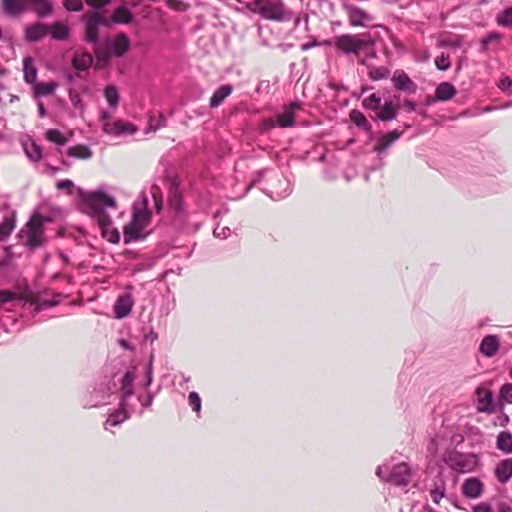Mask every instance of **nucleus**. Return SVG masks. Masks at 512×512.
<instances>
[{
	"mask_svg": "<svg viewBox=\"0 0 512 512\" xmlns=\"http://www.w3.org/2000/svg\"><path fill=\"white\" fill-rule=\"evenodd\" d=\"M249 9L264 19L277 22L289 21L293 16L282 0H254Z\"/></svg>",
	"mask_w": 512,
	"mask_h": 512,
	"instance_id": "5",
	"label": "nucleus"
},
{
	"mask_svg": "<svg viewBox=\"0 0 512 512\" xmlns=\"http://www.w3.org/2000/svg\"><path fill=\"white\" fill-rule=\"evenodd\" d=\"M496 446L504 453H512V433L501 431L497 436Z\"/></svg>",
	"mask_w": 512,
	"mask_h": 512,
	"instance_id": "33",
	"label": "nucleus"
},
{
	"mask_svg": "<svg viewBox=\"0 0 512 512\" xmlns=\"http://www.w3.org/2000/svg\"><path fill=\"white\" fill-rule=\"evenodd\" d=\"M15 228V213L0 223V242L6 240Z\"/></svg>",
	"mask_w": 512,
	"mask_h": 512,
	"instance_id": "36",
	"label": "nucleus"
},
{
	"mask_svg": "<svg viewBox=\"0 0 512 512\" xmlns=\"http://www.w3.org/2000/svg\"><path fill=\"white\" fill-rule=\"evenodd\" d=\"M133 19V13L123 5L117 7L112 14L113 24H130Z\"/></svg>",
	"mask_w": 512,
	"mask_h": 512,
	"instance_id": "29",
	"label": "nucleus"
},
{
	"mask_svg": "<svg viewBox=\"0 0 512 512\" xmlns=\"http://www.w3.org/2000/svg\"><path fill=\"white\" fill-rule=\"evenodd\" d=\"M430 495L435 504H439L441 499L445 496V485L441 480L439 483H435L434 487L430 491Z\"/></svg>",
	"mask_w": 512,
	"mask_h": 512,
	"instance_id": "43",
	"label": "nucleus"
},
{
	"mask_svg": "<svg viewBox=\"0 0 512 512\" xmlns=\"http://www.w3.org/2000/svg\"><path fill=\"white\" fill-rule=\"evenodd\" d=\"M368 76L373 81L382 80L389 76V69L384 66H372L369 67Z\"/></svg>",
	"mask_w": 512,
	"mask_h": 512,
	"instance_id": "41",
	"label": "nucleus"
},
{
	"mask_svg": "<svg viewBox=\"0 0 512 512\" xmlns=\"http://www.w3.org/2000/svg\"><path fill=\"white\" fill-rule=\"evenodd\" d=\"M57 187L59 189L71 188L73 187V182L69 179H64L57 183Z\"/></svg>",
	"mask_w": 512,
	"mask_h": 512,
	"instance_id": "63",
	"label": "nucleus"
},
{
	"mask_svg": "<svg viewBox=\"0 0 512 512\" xmlns=\"http://www.w3.org/2000/svg\"><path fill=\"white\" fill-rule=\"evenodd\" d=\"M166 125H167V120H166V118L162 114H159L157 119H154L153 117H150L149 127L153 131H156V130L162 128V127H165Z\"/></svg>",
	"mask_w": 512,
	"mask_h": 512,
	"instance_id": "51",
	"label": "nucleus"
},
{
	"mask_svg": "<svg viewBox=\"0 0 512 512\" xmlns=\"http://www.w3.org/2000/svg\"><path fill=\"white\" fill-rule=\"evenodd\" d=\"M403 132L392 130L384 133L378 138V144L374 147V151L378 154L385 152L396 140L402 136Z\"/></svg>",
	"mask_w": 512,
	"mask_h": 512,
	"instance_id": "18",
	"label": "nucleus"
},
{
	"mask_svg": "<svg viewBox=\"0 0 512 512\" xmlns=\"http://www.w3.org/2000/svg\"><path fill=\"white\" fill-rule=\"evenodd\" d=\"M445 461L450 468L459 473L471 472L478 464V458L475 454L457 451L450 453Z\"/></svg>",
	"mask_w": 512,
	"mask_h": 512,
	"instance_id": "8",
	"label": "nucleus"
},
{
	"mask_svg": "<svg viewBox=\"0 0 512 512\" xmlns=\"http://www.w3.org/2000/svg\"><path fill=\"white\" fill-rule=\"evenodd\" d=\"M511 86L512 80L509 77L501 79L500 82L498 83L499 89L502 90L503 92H507L511 88Z\"/></svg>",
	"mask_w": 512,
	"mask_h": 512,
	"instance_id": "59",
	"label": "nucleus"
},
{
	"mask_svg": "<svg viewBox=\"0 0 512 512\" xmlns=\"http://www.w3.org/2000/svg\"><path fill=\"white\" fill-rule=\"evenodd\" d=\"M82 21L85 23V36L84 39L86 42L93 44L95 47L99 45V27L93 22L91 18H89L88 14H84L81 17Z\"/></svg>",
	"mask_w": 512,
	"mask_h": 512,
	"instance_id": "17",
	"label": "nucleus"
},
{
	"mask_svg": "<svg viewBox=\"0 0 512 512\" xmlns=\"http://www.w3.org/2000/svg\"><path fill=\"white\" fill-rule=\"evenodd\" d=\"M494 473L499 482L507 483L512 477V458H506L500 461Z\"/></svg>",
	"mask_w": 512,
	"mask_h": 512,
	"instance_id": "24",
	"label": "nucleus"
},
{
	"mask_svg": "<svg viewBox=\"0 0 512 512\" xmlns=\"http://www.w3.org/2000/svg\"><path fill=\"white\" fill-rule=\"evenodd\" d=\"M344 10L352 27H364L373 20L371 14L353 4H344Z\"/></svg>",
	"mask_w": 512,
	"mask_h": 512,
	"instance_id": "9",
	"label": "nucleus"
},
{
	"mask_svg": "<svg viewBox=\"0 0 512 512\" xmlns=\"http://www.w3.org/2000/svg\"><path fill=\"white\" fill-rule=\"evenodd\" d=\"M68 95H69V99H70L72 105L76 109L82 110L83 104H82V100H81V97H80V94L78 93V91L74 88H70L68 91Z\"/></svg>",
	"mask_w": 512,
	"mask_h": 512,
	"instance_id": "49",
	"label": "nucleus"
},
{
	"mask_svg": "<svg viewBox=\"0 0 512 512\" xmlns=\"http://www.w3.org/2000/svg\"><path fill=\"white\" fill-rule=\"evenodd\" d=\"M428 451L432 454V455H435L437 453V439L436 438H432L429 445H428Z\"/></svg>",
	"mask_w": 512,
	"mask_h": 512,
	"instance_id": "64",
	"label": "nucleus"
},
{
	"mask_svg": "<svg viewBox=\"0 0 512 512\" xmlns=\"http://www.w3.org/2000/svg\"><path fill=\"white\" fill-rule=\"evenodd\" d=\"M103 131L106 134L119 136L128 132H134L135 128L131 124H128L126 122L116 121L114 123H105L103 125Z\"/></svg>",
	"mask_w": 512,
	"mask_h": 512,
	"instance_id": "25",
	"label": "nucleus"
},
{
	"mask_svg": "<svg viewBox=\"0 0 512 512\" xmlns=\"http://www.w3.org/2000/svg\"><path fill=\"white\" fill-rule=\"evenodd\" d=\"M132 210V220L123 229L124 242L126 244L144 240L147 236L144 230L151 220V213L147 209L146 200L134 203Z\"/></svg>",
	"mask_w": 512,
	"mask_h": 512,
	"instance_id": "2",
	"label": "nucleus"
},
{
	"mask_svg": "<svg viewBox=\"0 0 512 512\" xmlns=\"http://www.w3.org/2000/svg\"><path fill=\"white\" fill-rule=\"evenodd\" d=\"M84 204L86 212L99 225L102 236L109 242L117 244L120 241V233L117 229L110 230L112 220L110 215L106 212L107 208H117L115 198L102 190H96L88 193L84 197Z\"/></svg>",
	"mask_w": 512,
	"mask_h": 512,
	"instance_id": "1",
	"label": "nucleus"
},
{
	"mask_svg": "<svg viewBox=\"0 0 512 512\" xmlns=\"http://www.w3.org/2000/svg\"><path fill=\"white\" fill-rule=\"evenodd\" d=\"M500 39V34L496 33V32H493V33H489L485 38H483L480 42V45H481V51H486L487 50V47H488V44L491 43L492 41H496V40H499Z\"/></svg>",
	"mask_w": 512,
	"mask_h": 512,
	"instance_id": "55",
	"label": "nucleus"
},
{
	"mask_svg": "<svg viewBox=\"0 0 512 512\" xmlns=\"http://www.w3.org/2000/svg\"><path fill=\"white\" fill-rule=\"evenodd\" d=\"M363 107L375 111V121L389 122L395 120L400 110L399 96L390 97L382 103V97L373 93L362 101Z\"/></svg>",
	"mask_w": 512,
	"mask_h": 512,
	"instance_id": "3",
	"label": "nucleus"
},
{
	"mask_svg": "<svg viewBox=\"0 0 512 512\" xmlns=\"http://www.w3.org/2000/svg\"><path fill=\"white\" fill-rule=\"evenodd\" d=\"M496 22L502 27H512V6L498 13L496 16Z\"/></svg>",
	"mask_w": 512,
	"mask_h": 512,
	"instance_id": "42",
	"label": "nucleus"
},
{
	"mask_svg": "<svg viewBox=\"0 0 512 512\" xmlns=\"http://www.w3.org/2000/svg\"><path fill=\"white\" fill-rule=\"evenodd\" d=\"M403 108L408 113L413 112L416 110V103L411 99H405L403 102Z\"/></svg>",
	"mask_w": 512,
	"mask_h": 512,
	"instance_id": "61",
	"label": "nucleus"
},
{
	"mask_svg": "<svg viewBox=\"0 0 512 512\" xmlns=\"http://www.w3.org/2000/svg\"><path fill=\"white\" fill-rule=\"evenodd\" d=\"M350 120L359 128L363 129L370 135L372 134V125L366 116L359 110L353 109L350 112Z\"/></svg>",
	"mask_w": 512,
	"mask_h": 512,
	"instance_id": "30",
	"label": "nucleus"
},
{
	"mask_svg": "<svg viewBox=\"0 0 512 512\" xmlns=\"http://www.w3.org/2000/svg\"><path fill=\"white\" fill-rule=\"evenodd\" d=\"M499 397L503 402L512 404V383H505L501 386Z\"/></svg>",
	"mask_w": 512,
	"mask_h": 512,
	"instance_id": "47",
	"label": "nucleus"
},
{
	"mask_svg": "<svg viewBox=\"0 0 512 512\" xmlns=\"http://www.w3.org/2000/svg\"><path fill=\"white\" fill-rule=\"evenodd\" d=\"M476 394L478 396V411L483 413H493L495 412V405L493 403V393L489 389L478 387L476 389Z\"/></svg>",
	"mask_w": 512,
	"mask_h": 512,
	"instance_id": "13",
	"label": "nucleus"
},
{
	"mask_svg": "<svg viewBox=\"0 0 512 512\" xmlns=\"http://www.w3.org/2000/svg\"><path fill=\"white\" fill-rule=\"evenodd\" d=\"M188 402L192 410L200 413L201 411V398L197 392H190L188 396Z\"/></svg>",
	"mask_w": 512,
	"mask_h": 512,
	"instance_id": "48",
	"label": "nucleus"
},
{
	"mask_svg": "<svg viewBox=\"0 0 512 512\" xmlns=\"http://www.w3.org/2000/svg\"><path fill=\"white\" fill-rule=\"evenodd\" d=\"M393 86L396 90L415 94L417 91V84L411 80L407 73L403 70H396L391 78Z\"/></svg>",
	"mask_w": 512,
	"mask_h": 512,
	"instance_id": "10",
	"label": "nucleus"
},
{
	"mask_svg": "<svg viewBox=\"0 0 512 512\" xmlns=\"http://www.w3.org/2000/svg\"><path fill=\"white\" fill-rule=\"evenodd\" d=\"M435 65L439 70L447 71L451 66L449 55L441 54L438 56L435 59Z\"/></svg>",
	"mask_w": 512,
	"mask_h": 512,
	"instance_id": "50",
	"label": "nucleus"
},
{
	"mask_svg": "<svg viewBox=\"0 0 512 512\" xmlns=\"http://www.w3.org/2000/svg\"><path fill=\"white\" fill-rule=\"evenodd\" d=\"M129 48L130 40L124 32L118 33L110 45V51L116 57L124 56Z\"/></svg>",
	"mask_w": 512,
	"mask_h": 512,
	"instance_id": "16",
	"label": "nucleus"
},
{
	"mask_svg": "<svg viewBox=\"0 0 512 512\" xmlns=\"http://www.w3.org/2000/svg\"><path fill=\"white\" fill-rule=\"evenodd\" d=\"M277 178H278V182H279L280 186L283 187V189H281V190L276 189V190L270 191L269 196L274 200L283 199L291 193V189H290L288 180L284 177H277Z\"/></svg>",
	"mask_w": 512,
	"mask_h": 512,
	"instance_id": "37",
	"label": "nucleus"
},
{
	"mask_svg": "<svg viewBox=\"0 0 512 512\" xmlns=\"http://www.w3.org/2000/svg\"><path fill=\"white\" fill-rule=\"evenodd\" d=\"M232 91L233 87L230 84H225L218 87L210 98V107L215 108L220 106L224 100L232 93Z\"/></svg>",
	"mask_w": 512,
	"mask_h": 512,
	"instance_id": "27",
	"label": "nucleus"
},
{
	"mask_svg": "<svg viewBox=\"0 0 512 512\" xmlns=\"http://www.w3.org/2000/svg\"><path fill=\"white\" fill-rule=\"evenodd\" d=\"M67 155L80 160H87L93 156V152L88 146L77 144L67 149Z\"/></svg>",
	"mask_w": 512,
	"mask_h": 512,
	"instance_id": "31",
	"label": "nucleus"
},
{
	"mask_svg": "<svg viewBox=\"0 0 512 512\" xmlns=\"http://www.w3.org/2000/svg\"><path fill=\"white\" fill-rule=\"evenodd\" d=\"M23 72H24V80L26 83L32 84L36 81L37 69L32 64V59L30 57H25L23 60Z\"/></svg>",
	"mask_w": 512,
	"mask_h": 512,
	"instance_id": "35",
	"label": "nucleus"
},
{
	"mask_svg": "<svg viewBox=\"0 0 512 512\" xmlns=\"http://www.w3.org/2000/svg\"><path fill=\"white\" fill-rule=\"evenodd\" d=\"M484 490L483 482L477 477H471L466 479L462 486V494L469 499H476L480 497Z\"/></svg>",
	"mask_w": 512,
	"mask_h": 512,
	"instance_id": "11",
	"label": "nucleus"
},
{
	"mask_svg": "<svg viewBox=\"0 0 512 512\" xmlns=\"http://www.w3.org/2000/svg\"><path fill=\"white\" fill-rule=\"evenodd\" d=\"M376 475L384 482L391 483L395 486H407L411 477V469L405 462L396 464L388 473L386 465L378 466Z\"/></svg>",
	"mask_w": 512,
	"mask_h": 512,
	"instance_id": "7",
	"label": "nucleus"
},
{
	"mask_svg": "<svg viewBox=\"0 0 512 512\" xmlns=\"http://www.w3.org/2000/svg\"><path fill=\"white\" fill-rule=\"evenodd\" d=\"M170 205L178 210V211H181L182 210V199H181V195L180 193L177 192V187H175L172 191V195L170 197Z\"/></svg>",
	"mask_w": 512,
	"mask_h": 512,
	"instance_id": "53",
	"label": "nucleus"
},
{
	"mask_svg": "<svg viewBox=\"0 0 512 512\" xmlns=\"http://www.w3.org/2000/svg\"><path fill=\"white\" fill-rule=\"evenodd\" d=\"M132 307L133 299L131 293L125 292L121 294L114 304L115 318L123 319L127 317L131 313Z\"/></svg>",
	"mask_w": 512,
	"mask_h": 512,
	"instance_id": "12",
	"label": "nucleus"
},
{
	"mask_svg": "<svg viewBox=\"0 0 512 512\" xmlns=\"http://www.w3.org/2000/svg\"><path fill=\"white\" fill-rule=\"evenodd\" d=\"M20 0H1L2 11L10 17H19L27 9V1L20 3Z\"/></svg>",
	"mask_w": 512,
	"mask_h": 512,
	"instance_id": "22",
	"label": "nucleus"
},
{
	"mask_svg": "<svg viewBox=\"0 0 512 512\" xmlns=\"http://www.w3.org/2000/svg\"><path fill=\"white\" fill-rule=\"evenodd\" d=\"M57 83L55 82H39L34 85V93L36 96H47L55 92Z\"/></svg>",
	"mask_w": 512,
	"mask_h": 512,
	"instance_id": "38",
	"label": "nucleus"
},
{
	"mask_svg": "<svg viewBox=\"0 0 512 512\" xmlns=\"http://www.w3.org/2000/svg\"><path fill=\"white\" fill-rule=\"evenodd\" d=\"M89 18H91L93 20V22L99 27V26H104V27H109L111 26V24H113L112 22V16L110 18H106V17H103L99 12H93V13H87Z\"/></svg>",
	"mask_w": 512,
	"mask_h": 512,
	"instance_id": "46",
	"label": "nucleus"
},
{
	"mask_svg": "<svg viewBox=\"0 0 512 512\" xmlns=\"http://www.w3.org/2000/svg\"><path fill=\"white\" fill-rule=\"evenodd\" d=\"M128 409L129 406H122V403H120L119 408L108 416L105 423V429L108 430L110 426H118L128 419L130 416Z\"/></svg>",
	"mask_w": 512,
	"mask_h": 512,
	"instance_id": "23",
	"label": "nucleus"
},
{
	"mask_svg": "<svg viewBox=\"0 0 512 512\" xmlns=\"http://www.w3.org/2000/svg\"><path fill=\"white\" fill-rule=\"evenodd\" d=\"M49 26L42 22L33 23L25 28V38L29 42H38L48 35Z\"/></svg>",
	"mask_w": 512,
	"mask_h": 512,
	"instance_id": "15",
	"label": "nucleus"
},
{
	"mask_svg": "<svg viewBox=\"0 0 512 512\" xmlns=\"http://www.w3.org/2000/svg\"><path fill=\"white\" fill-rule=\"evenodd\" d=\"M44 218L40 214H34L18 233L23 244L30 249L42 247L46 239L43 229Z\"/></svg>",
	"mask_w": 512,
	"mask_h": 512,
	"instance_id": "6",
	"label": "nucleus"
},
{
	"mask_svg": "<svg viewBox=\"0 0 512 512\" xmlns=\"http://www.w3.org/2000/svg\"><path fill=\"white\" fill-rule=\"evenodd\" d=\"M498 512H512V507L508 502L501 501L497 504Z\"/></svg>",
	"mask_w": 512,
	"mask_h": 512,
	"instance_id": "62",
	"label": "nucleus"
},
{
	"mask_svg": "<svg viewBox=\"0 0 512 512\" xmlns=\"http://www.w3.org/2000/svg\"><path fill=\"white\" fill-rule=\"evenodd\" d=\"M63 6L68 11L79 12L83 9L81 0H65Z\"/></svg>",
	"mask_w": 512,
	"mask_h": 512,
	"instance_id": "52",
	"label": "nucleus"
},
{
	"mask_svg": "<svg viewBox=\"0 0 512 512\" xmlns=\"http://www.w3.org/2000/svg\"><path fill=\"white\" fill-rule=\"evenodd\" d=\"M48 34H50L54 40L64 41L68 39L70 35V28L66 24L56 21L49 27Z\"/></svg>",
	"mask_w": 512,
	"mask_h": 512,
	"instance_id": "28",
	"label": "nucleus"
},
{
	"mask_svg": "<svg viewBox=\"0 0 512 512\" xmlns=\"http://www.w3.org/2000/svg\"><path fill=\"white\" fill-rule=\"evenodd\" d=\"M46 139L54 142L58 146H63L68 142V138L65 137L58 129H49L45 133Z\"/></svg>",
	"mask_w": 512,
	"mask_h": 512,
	"instance_id": "40",
	"label": "nucleus"
},
{
	"mask_svg": "<svg viewBox=\"0 0 512 512\" xmlns=\"http://www.w3.org/2000/svg\"><path fill=\"white\" fill-rule=\"evenodd\" d=\"M333 43L337 52L359 56L360 53L374 45V40L370 33L343 34L336 36Z\"/></svg>",
	"mask_w": 512,
	"mask_h": 512,
	"instance_id": "4",
	"label": "nucleus"
},
{
	"mask_svg": "<svg viewBox=\"0 0 512 512\" xmlns=\"http://www.w3.org/2000/svg\"><path fill=\"white\" fill-rule=\"evenodd\" d=\"M24 150L27 157L32 161H39L42 157L41 147L36 142L24 144Z\"/></svg>",
	"mask_w": 512,
	"mask_h": 512,
	"instance_id": "39",
	"label": "nucleus"
},
{
	"mask_svg": "<svg viewBox=\"0 0 512 512\" xmlns=\"http://www.w3.org/2000/svg\"><path fill=\"white\" fill-rule=\"evenodd\" d=\"M230 233L231 230L228 227H216L213 231L214 236L220 239L228 238Z\"/></svg>",
	"mask_w": 512,
	"mask_h": 512,
	"instance_id": "57",
	"label": "nucleus"
},
{
	"mask_svg": "<svg viewBox=\"0 0 512 512\" xmlns=\"http://www.w3.org/2000/svg\"><path fill=\"white\" fill-rule=\"evenodd\" d=\"M154 395L151 392H147L146 396H138V400L143 407H150L152 405Z\"/></svg>",
	"mask_w": 512,
	"mask_h": 512,
	"instance_id": "58",
	"label": "nucleus"
},
{
	"mask_svg": "<svg viewBox=\"0 0 512 512\" xmlns=\"http://www.w3.org/2000/svg\"><path fill=\"white\" fill-rule=\"evenodd\" d=\"M28 7H30L39 18H45L53 12V4L50 0H27V8Z\"/></svg>",
	"mask_w": 512,
	"mask_h": 512,
	"instance_id": "21",
	"label": "nucleus"
},
{
	"mask_svg": "<svg viewBox=\"0 0 512 512\" xmlns=\"http://www.w3.org/2000/svg\"><path fill=\"white\" fill-rule=\"evenodd\" d=\"M435 93L439 101H447L456 95V89L451 83L442 82L436 87Z\"/></svg>",
	"mask_w": 512,
	"mask_h": 512,
	"instance_id": "32",
	"label": "nucleus"
},
{
	"mask_svg": "<svg viewBox=\"0 0 512 512\" xmlns=\"http://www.w3.org/2000/svg\"><path fill=\"white\" fill-rule=\"evenodd\" d=\"M85 2L95 10L94 12L100 13L102 9L111 3V0H85Z\"/></svg>",
	"mask_w": 512,
	"mask_h": 512,
	"instance_id": "54",
	"label": "nucleus"
},
{
	"mask_svg": "<svg viewBox=\"0 0 512 512\" xmlns=\"http://www.w3.org/2000/svg\"><path fill=\"white\" fill-rule=\"evenodd\" d=\"M473 512H493L490 504L486 502L479 503L473 507Z\"/></svg>",
	"mask_w": 512,
	"mask_h": 512,
	"instance_id": "60",
	"label": "nucleus"
},
{
	"mask_svg": "<svg viewBox=\"0 0 512 512\" xmlns=\"http://www.w3.org/2000/svg\"><path fill=\"white\" fill-rule=\"evenodd\" d=\"M23 298L26 303H30V304L34 305L33 312L35 314L39 313L40 311H42L48 307H54L59 304L58 296L54 297L51 300H42L38 296L33 295L32 293L29 292V293H27V297H23Z\"/></svg>",
	"mask_w": 512,
	"mask_h": 512,
	"instance_id": "20",
	"label": "nucleus"
},
{
	"mask_svg": "<svg viewBox=\"0 0 512 512\" xmlns=\"http://www.w3.org/2000/svg\"><path fill=\"white\" fill-rule=\"evenodd\" d=\"M104 95L110 106H117L119 102V93L115 86H108L104 91Z\"/></svg>",
	"mask_w": 512,
	"mask_h": 512,
	"instance_id": "45",
	"label": "nucleus"
},
{
	"mask_svg": "<svg viewBox=\"0 0 512 512\" xmlns=\"http://www.w3.org/2000/svg\"><path fill=\"white\" fill-rule=\"evenodd\" d=\"M500 342L496 335L485 336L479 346V351L486 357H493L499 350Z\"/></svg>",
	"mask_w": 512,
	"mask_h": 512,
	"instance_id": "19",
	"label": "nucleus"
},
{
	"mask_svg": "<svg viewBox=\"0 0 512 512\" xmlns=\"http://www.w3.org/2000/svg\"><path fill=\"white\" fill-rule=\"evenodd\" d=\"M23 297H27V293L17 294L16 292L9 290H0V302L1 304L8 303L10 301H14L17 299H21L24 301Z\"/></svg>",
	"mask_w": 512,
	"mask_h": 512,
	"instance_id": "44",
	"label": "nucleus"
},
{
	"mask_svg": "<svg viewBox=\"0 0 512 512\" xmlns=\"http://www.w3.org/2000/svg\"><path fill=\"white\" fill-rule=\"evenodd\" d=\"M152 382H153V361L151 359L147 365L146 380L144 383L145 389H148L149 386L152 384Z\"/></svg>",
	"mask_w": 512,
	"mask_h": 512,
	"instance_id": "56",
	"label": "nucleus"
},
{
	"mask_svg": "<svg viewBox=\"0 0 512 512\" xmlns=\"http://www.w3.org/2000/svg\"><path fill=\"white\" fill-rule=\"evenodd\" d=\"M93 57L88 52H83L80 55L74 56L72 60L73 67L78 71H85L91 66Z\"/></svg>",
	"mask_w": 512,
	"mask_h": 512,
	"instance_id": "34",
	"label": "nucleus"
},
{
	"mask_svg": "<svg viewBox=\"0 0 512 512\" xmlns=\"http://www.w3.org/2000/svg\"><path fill=\"white\" fill-rule=\"evenodd\" d=\"M299 108L300 105L297 102H293L286 107L284 112L277 116L278 125L283 128L292 127L294 125V111Z\"/></svg>",
	"mask_w": 512,
	"mask_h": 512,
	"instance_id": "26",
	"label": "nucleus"
},
{
	"mask_svg": "<svg viewBox=\"0 0 512 512\" xmlns=\"http://www.w3.org/2000/svg\"><path fill=\"white\" fill-rule=\"evenodd\" d=\"M135 380V375L131 371H127L122 379H121V387H120V403L122 406H129V398L134 394L133 383Z\"/></svg>",
	"mask_w": 512,
	"mask_h": 512,
	"instance_id": "14",
	"label": "nucleus"
}]
</instances>
